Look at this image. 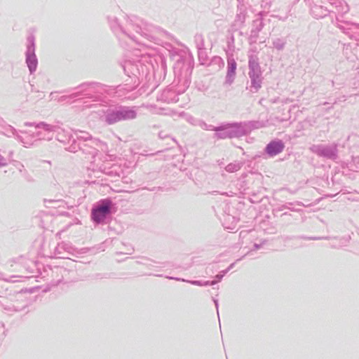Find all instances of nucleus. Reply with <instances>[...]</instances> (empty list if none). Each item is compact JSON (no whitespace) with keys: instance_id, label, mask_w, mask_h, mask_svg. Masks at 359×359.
Segmentation results:
<instances>
[{"instance_id":"nucleus-2","label":"nucleus","mask_w":359,"mask_h":359,"mask_svg":"<svg viewBox=\"0 0 359 359\" xmlns=\"http://www.w3.org/2000/svg\"><path fill=\"white\" fill-rule=\"evenodd\" d=\"M283 149L284 144L281 141H273L267 145L266 150L270 156H275L280 153Z\"/></svg>"},{"instance_id":"nucleus-1","label":"nucleus","mask_w":359,"mask_h":359,"mask_svg":"<svg viewBox=\"0 0 359 359\" xmlns=\"http://www.w3.org/2000/svg\"><path fill=\"white\" fill-rule=\"evenodd\" d=\"M109 212V203H103L102 205L94 209L92 212V217L96 222H100Z\"/></svg>"},{"instance_id":"nucleus-3","label":"nucleus","mask_w":359,"mask_h":359,"mask_svg":"<svg viewBox=\"0 0 359 359\" xmlns=\"http://www.w3.org/2000/svg\"><path fill=\"white\" fill-rule=\"evenodd\" d=\"M130 114H131V117L132 118L135 117V114H134L133 111H131Z\"/></svg>"}]
</instances>
